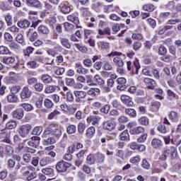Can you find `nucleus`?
I'll use <instances>...</instances> for the list:
<instances>
[{"instance_id": "nucleus-27", "label": "nucleus", "mask_w": 181, "mask_h": 181, "mask_svg": "<svg viewBox=\"0 0 181 181\" xmlns=\"http://www.w3.org/2000/svg\"><path fill=\"white\" fill-rule=\"evenodd\" d=\"M98 163H103L105 160V156L100 152L95 154Z\"/></svg>"}, {"instance_id": "nucleus-31", "label": "nucleus", "mask_w": 181, "mask_h": 181, "mask_svg": "<svg viewBox=\"0 0 181 181\" xmlns=\"http://www.w3.org/2000/svg\"><path fill=\"white\" fill-rule=\"evenodd\" d=\"M55 90H57V86H47L45 89V93L46 94H52V93H54Z\"/></svg>"}, {"instance_id": "nucleus-39", "label": "nucleus", "mask_w": 181, "mask_h": 181, "mask_svg": "<svg viewBox=\"0 0 181 181\" xmlns=\"http://www.w3.org/2000/svg\"><path fill=\"white\" fill-rule=\"evenodd\" d=\"M86 81L88 86H95V83H94V80H93V76L90 75L86 76Z\"/></svg>"}, {"instance_id": "nucleus-62", "label": "nucleus", "mask_w": 181, "mask_h": 181, "mask_svg": "<svg viewBox=\"0 0 181 181\" xmlns=\"http://www.w3.org/2000/svg\"><path fill=\"white\" fill-rule=\"evenodd\" d=\"M84 129H86V124L83 123H79L78 124V132L79 134H83V132H84Z\"/></svg>"}, {"instance_id": "nucleus-15", "label": "nucleus", "mask_w": 181, "mask_h": 181, "mask_svg": "<svg viewBox=\"0 0 181 181\" xmlns=\"http://www.w3.org/2000/svg\"><path fill=\"white\" fill-rule=\"evenodd\" d=\"M42 173L45 175V176H49V177H54V170L52 168H45L41 170Z\"/></svg>"}, {"instance_id": "nucleus-13", "label": "nucleus", "mask_w": 181, "mask_h": 181, "mask_svg": "<svg viewBox=\"0 0 181 181\" xmlns=\"http://www.w3.org/2000/svg\"><path fill=\"white\" fill-rule=\"evenodd\" d=\"M144 132H145V128L141 126L134 127L129 130V133L131 134V135H139V134H144Z\"/></svg>"}, {"instance_id": "nucleus-53", "label": "nucleus", "mask_w": 181, "mask_h": 181, "mask_svg": "<svg viewBox=\"0 0 181 181\" xmlns=\"http://www.w3.org/2000/svg\"><path fill=\"white\" fill-rule=\"evenodd\" d=\"M60 114V112L57 110H54L51 113L49 114L48 115V119H53V118L57 117Z\"/></svg>"}, {"instance_id": "nucleus-2", "label": "nucleus", "mask_w": 181, "mask_h": 181, "mask_svg": "<svg viewBox=\"0 0 181 181\" xmlns=\"http://www.w3.org/2000/svg\"><path fill=\"white\" fill-rule=\"evenodd\" d=\"M49 134H52L53 136H54L55 139H59L60 136H62V127L56 125L54 124H50L45 130V135H49Z\"/></svg>"}, {"instance_id": "nucleus-12", "label": "nucleus", "mask_w": 181, "mask_h": 181, "mask_svg": "<svg viewBox=\"0 0 181 181\" xmlns=\"http://www.w3.org/2000/svg\"><path fill=\"white\" fill-rule=\"evenodd\" d=\"M25 115V111L23 109H17L12 112V115L16 119H22L23 115Z\"/></svg>"}, {"instance_id": "nucleus-24", "label": "nucleus", "mask_w": 181, "mask_h": 181, "mask_svg": "<svg viewBox=\"0 0 181 181\" xmlns=\"http://www.w3.org/2000/svg\"><path fill=\"white\" fill-rule=\"evenodd\" d=\"M74 94L78 100L86 98V97H87V93L83 90H76L74 92Z\"/></svg>"}, {"instance_id": "nucleus-37", "label": "nucleus", "mask_w": 181, "mask_h": 181, "mask_svg": "<svg viewBox=\"0 0 181 181\" xmlns=\"http://www.w3.org/2000/svg\"><path fill=\"white\" fill-rule=\"evenodd\" d=\"M44 105L45 108H53L54 104L50 99L46 98L44 101Z\"/></svg>"}, {"instance_id": "nucleus-6", "label": "nucleus", "mask_w": 181, "mask_h": 181, "mask_svg": "<svg viewBox=\"0 0 181 181\" xmlns=\"http://www.w3.org/2000/svg\"><path fill=\"white\" fill-rule=\"evenodd\" d=\"M27 37L29 39L30 42H35L37 39L39 35L37 32L35 31L33 29L30 28L26 32Z\"/></svg>"}, {"instance_id": "nucleus-19", "label": "nucleus", "mask_w": 181, "mask_h": 181, "mask_svg": "<svg viewBox=\"0 0 181 181\" xmlns=\"http://www.w3.org/2000/svg\"><path fill=\"white\" fill-rule=\"evenodd\" d=\"M17 25L18 28H21V29H27V28H29V26H30V23L29 21L25 19L23 21H19L17 23Z\"/></svg>"}, {"instance_id": "nucleus-23", "label": "nucleus", "mask_w": 181, "mask_h": 181, "mask_svg": "<svg viewBox=\"0 0 181 181\" xmlns=\"http://www.w3.org/2000/svg\"><path fill=\"white\" fill-rule=\"evenodd\" d=\"M60 42L63 47H66V49H71V44H70L69 39L60 37Z\"/></svg>"}, {"instance_id": "nucleus-49", "label": "nucleus", "mask_w": 181, "mask_h": 181, "mask_svg": "<svg viewBox=\"0 0 181 181\" xmlns=\"http://www.w3.org/2000/svg\"><path fill=\"white\" fill-rule=\"evenodd\" d=\"M146 138H148V134L144 133L137 139V142H139V144H142L146 141Z\"/></svg>"}, {"instance_id": "nucleus-29", "label": "nucleus", "mask_w": 181, "mask_h": 181, "mask_svg": "<svg viewBox=\"0 0 181 181\" xmlns=\"http://www.w3.org/2000/svg\"><path fill=\"white\" fill-rule=\"evenodd\" d=\"M164 8L167 9V11H169V12H173V11H175V1H169L164 6Z\"/></svg>"}, {"instance_id": "nucleus-54", "label": "nucleus", "mask_w": 181, "mask_h": 181, "mask_svg": "<svg viewBox=\"0 0 181 181\" xmlns=\"http://www.w3.org/2000/svg\"><path fill=\"white\" fill-rule=\"evenodd\" d=\"M83 64L85 67H91L93 66V61L90 59H85L83 60Z\"/></svg>"}, {"instance_id": "nucleus-4", "label": "nucleus", "mask_w": 181, "mask_h": 181, "mask_svg": "<svg viewBox=\"0 0 181 181\" xmlns=\"http://www.w3.org/2000/svg\"><path fill=\"white\" fill-rule=\"evenodd\" d=\"M70 166H71L70 163L60 161L57 163L56 165V169L58 172H59V173H62L63 172H66V170H67V168H70Z\"/></svg>"}, {"instance_id": "nucleus-40", "label": "nucleus", "mask_w": 181, "mask_h": 181, "mask_svg": "<svg viewBox=\"0 0 181 181\" xmlns=\"http://www.w3.org/2000/svg\"><path fill=\"white\" fill-rule=\"evenodd\" d=\"M8 103H16L18 101V97L14 93L8 95L7 97Z\"/></svg>"}, {"instance_id": "nucleus-61", "label": "nucleus", "mask_w": 181, "mask_h": 181, "mask_svg": "<svg viewBox=\"0 0 181 181\" xmlns=\"http://www.w3.org/2000/svg\"><path fill=\"white\" fill-rule=\"evenodd\" d=\"M151 105L154 111H158V110H159V107H160V102H153L151 103Z\"/></svg>"}, {"instance_id": "nucleus-8", "label": "nucleus", "mask_w": 181, "mask_h": 181, "mask_svg": "<svg viewBox=\"0 0 181 181\" xmlns=\"http://www.w3.org/2000/svg\"><path fill=\"white\" fill-rule=\"evenodd\" d=\"M117 83L118 84L117 86V90L124 91V88H127V79L125 78L121 77L117 78Z\"/></svg>"}, {"instance_id": "nucleus-64", "label": "nucleus", "mask_w": 181, "mask_h": 181, "mask_svg": "<svg viewBox=\"0 0 181 181\" xmlns=\"http://www.w3.org/2000/svg\"><path fill=\"white\" fill-rule=\"evenodd\" d=\"M16 40L18 42V43L22 45V43H23V35L21 33L18 34L16 37Z\"/></svg>"}, {"instance_id": "nucleus-63", "label": "nucleus", "mask_w": 181, "mask_h": 181, "mask_svg": "<svg viewBox=\"0 0 181 181\" xmlns=\"http://www.w3.org/2000/svg\"><path fill=\"white\" fill-rule=\"evenodd\" d=\"M8 30L11 32V33H19V28H17L16 25H12L11 27L8 28Z\"/></svg>"}, {"instance_id": "nucleus-11", "label": "nucleus", "mask_w": 181, "mask_h": 181, "mask_svg": "<svg viewBox=\"0 0 181 181\" xmlns=\"http://www.w3.org/2000/svg\"><path fill=\"white\" fill-rule=\"evenodd\" d=\"M121 100L123 104H124L127 107H132V105H134V103L132 102V98H131V97L128 95H122Z\"/></svg>"}, {"instance_id": "nucleus-30", "label": "nucleus", "mask_w": 181, "mask_h": 181, "mask_svg": "<svg viewBox=\"0 0 181 181\" xmlns=\"http://www.w3.org/2000/svg\"><path fill=\"white\" fill-rule=\"evenodd\" d=\"M95 154H89L86 158V163L88 165H94L95 163Z\"/></svg>"}, {"instance_id": "nucleus-41", "label": "nucleus", "mask_w": 181, "mask_h": 181, "mask_svg": "<svg viewBox=\"0 0 181 181\" xmlns=\"http://www.w3.org/2000/svg\"><path fill=\"white\" fill-rule=\"evenodd\" d=\"M64 29L66 32H71L73 29H74V25L70 23H64Z\"/></svg>"}, {"instance_id": "nucleus-20", "label": "nucleus", "mask_w": 181, "mask_h": 181, "mask_svg": "<svg viewBox=\"0 0 181 181\" xmlns=\"http://www.w3.org/2000/svg\"><path fill=\"white\" fill-rule=\"evenodd\" d=\"M94 134H95V127H90L87 129L86 133V136L88 139H91V138H93V136H94Z\"/></svg>"}, {"instance_id": "nucleus-55", "label": "nucleus", "mask_w": 181, "mask_h": 181, "mask_svg": "<svg viewBox=\"0 0 181 181\" xmlns=\"http://www.w3.org/2000/svg\"><path fill=\"white\" fill-rule=\"evenodd\" d=\"M141 166L142 168H144V169H146L147 170H148V169H150L151 168V164L149 163V162H148L146 159L144 158L142 160Z\"/></svg>"}, {"instance_id": "nucleus-42", "label": "nucleus", "mask_w": 181, "mask_h": 181, "mask_svg": "<svg viewBox=\"0 0 181 181\" xmlns=\"http://www.w3.org/2000/svg\"><path fill=\"white\" fill-rule=\"evenodd\" d=\"M125 112L126 114H127V115H129V117H136V111H135V110L134 109H131V108L126 109Z\"/></svg>"}, {"instance_id": "nucleus-35", "label": "nucleus", "mask_w": 181, "mask_h": 181, "mask_svg": "<svg viewBox=\"0 0 181 181\" xmlns=\"http://www.w3.org/2000/svg\"><path fill=\"white\" fill-rule=\"evenodd\" d=\"M61 7V11L62 12V13H70V12L71 11V8H70V6L66 5V4H63L62 6H60Z\"/></svg>"}, {"instance_id": "nucleus-34", "label": "nucleus", "mask_w": 181, "mask_h": 181, "mask_svg": "<svg viewBox=\"0 0 181 181\" xmlns=\"http://www.w3.org/2000/svg\"><path fill=\"white\" fill-rule=\"evenodd\" d=\"M151 145L156 148H160L162 146V141L158 139H153L151 141Z\"/></svg>"}, {"instance_id": "nucleus-48", "label": "nucleus", "mask_w": 181, "mask_h": 181, "mask_svg": "<svg viewBox=\"0 0 181 181\" xmlns=\"http://www.w3.org/2000/svg\"><path fill=\"white\" fill-rule=\"evenodd\" d=\"M166 53H168V49L165 46L162 45L158 48V54H160V56H165Z\"/></svg>"}, {"instance_id": "nucleus-57", "label": "nucleus", "mask_w": 181, "mask_h": 181, "mask_svg": "<svg viewBox=\"0 0 181 181\" xmlns=\"http://www.w3.org/2000/svg\"><path fill=\"white\" fill-rule=\"evenodd\" d=\"M11 53L8 47L5 46H0V54H9Z\"/></svg>"}, {"instance_id": "nucleus-59", "label": "nucleus", "mask_w": 181, "mask_h": 181, "mask_svg": "<svg viewBox=\"0 0 181 181\" xmlns=\"http://www.w3.org/2000/svg\"><path fill=\"white\" fill-rule=\"evenodd\" d=\"M23 159L24 162H25L26 163H29V162L32 160V156H30V154L29 153H25L23 156Z\"/></svg>"}, {"instance_id": "nucleus-28", "label": "nucleus", "mask_w": 181, "mask_h": 181, "mask_svg": "<svg viewBox=\"0 0 181 181\" xmlns=\"http://www.w3.org/2000/svg\"><path fill=\"white\" fill-rule=\"evenodd\" d=\"M168 117L171 121H173V122H177L179 121V115H177V112L175 111L170 112Z\"/></svg>"}, {"instance_id": "nucleus-9", "label": "nucleus", "mask_w": 181, "mask_h": 181, "mask_svg": "<svg viewBox=\"0 0 181 181\" xmlns=\"http://www.w3.org/2000/svg\"><path fill=\"white\" fill-rule=\"evenodd\" d=\"M30 95H32V90L28 87H24L21 93V98L26 100V98H30Z\"/></svg>"}, {"instance_id": "nucleus-43", "label": "nucleus", "mask_w": 181, "mask_h": 181, "mask_svg": "<svg viewBox=\"0 0 181 181\" xmlns=\"http://www.w3.org/2000/svg\"><path fill=\"white\" fill-rule=\"evenodd\" d=\"M139 122L141 124V125H148L149 124V119L146 117H142L139 119Z\"/></svg>"}, {"instance_id": "nucleus-46", "label": "nucleus", "mask_w": 181, "mask_h": 181, "mask_svg": "<svg viewBox=\"0 0 181 181\" xmlns=\"http://www.w3.org/2000/svg\"><path fill=\"white\" fill-rule=\"evenodd\" d=\"M43 87H44L43 83H37L34 86V88L35 91H37L38 93L43 91Z\"/></svg>"}, {"instance_id": "nucleus-16", "label": "nucleus", "mask_w": 181, "mask_h": 181, "mask_svg": "<svg viewBox=\"0 0 181 181\" xmlns=\"http://www.w3.org/2000/svg\"><path fill=\"white\" fill-rule=\"evenodd\" d=\"M144 82L146 84L147 88H149L150 90H153L155 86H156V82L153 81V79L149 78H145Z\"/></svg>"}, {"instance_id": "nucleus-18", "label": "nucleus", "mask_w": 181, "mask_h": 181, "mask_svg": "<svg viewBox=\"0 0 181 181\" xmlns=\"http://www.w3.org/2000/svg\"><path fill=\"white\" fill-rule=\"evenodd\" d=\"M67 20L69 22H72V23H74V25H76V28H78V25L80 24V21L78 20V17L76 16L75 14H71L67 16Z\"/></svg>"}, {"instance_id": "nucleus-3", "label": "nucleus", "mask_w": 181, "mask_h": 181, "mask_svg": "<svg viewBox=\"0 0 181 181\" xmlns=\"http://www.w3.org/2000/svg\"><path fill=\"white\" fill-rule=\"evenodd\" d=\"M16 125L18 124L16 121H10L6 124V128L1 131V134H6V138H9V136L11 135V131L9 129H13L16 128Z\"/></svg>"}, {"instance_id": "nucleus-45", "label": "nucleus", "mask_w": 181, "mask_h": 181, "mask_svg": "<svg viewBox=\"0 0 181 181\" xmlns=\"http://www.w3.org/2000/svg\"><path fill=\"white\" fill-rule=\"evenodd\" d=\"M113 62L115 63V64L119 66V67H122V66H124V62H122V59L118 57H115L113 59Z\"/></svg>"}, {"instance_id": "nucleus-14", "label": "nucleus", "mask_w": 181, "mask_h": 181, "mask_svg": "<svg viewBox=\"0 0 181 181\" xmlns=\"http://www.w3.org/2000/svg\"><path fill=\"white\" fill-rule=\"evenodd\" d=\"M100 93L101 90L98 88H90L87 91L88 95H90V97H97L100 95Z\"/></svg>"}, {"instance_id": "nucleus-60", "label": "nucleus", "mask_w": 181, "mask_h": 181, "mask_svg": "<svg viewBox=\"0 0 181 181\" xmlns=\"http://www.w3.org/2000/svg\"><path fill=\"white\" fill-rule=\"evenodd\" d=\"M76 73H78V74L85 75V74H87V73H88V69L82 66L81 68L76 69Z\"/></svg>"}, {"instance_id": "nucleus-1", "label": "nucleus", "mask_w": 181, "mask_h": 181, "mask_svg": "<svg viewBox=\"0 0 181 181\" xmlns=\"http://www.w3.org/2000/svg\"><path fill=\"white\" fill-rule=\"evenodd\" d=\"M167 158H169V159H177V148L175 146L165 147L163 155L159 157V159L160 160H166Z\"/></svg>"}, {"instance_id": "nucleus-25", "label": "nucleus", "mask_w": 181, "mask_h": 181, "mask_svg": "<svg viewBox=\"0 0 181 181\" xmlns=\"http://www.w3.org/2000/svg\"><path fill=\"white\" fill-rule=\"evenodd\" d=\"M25 2L28 6H34L35 8L40 6V1L38 0H26Z\"/></svg>"}, {"instance_id": "nucleus-50", "label": "nucleus", "mask_w": 181, "mask_h": 181, "mask_svg": "<svg viewBox=\"0 0 181 181\" xmlns=\"http://www.w3.org/2000/svg\"><path fill=\"white\" fill-rule=\"evenodd\" d=\"M75 81H74V79L71 78H65V83L66 86H68V87H73Z\"/></svg>"}, {"instance_id": "nucleus-33", "label": "nucleus", "mask_w": 181, "mask_h": 181, "mask_svg": "<svg viewBox=\"0 0 181 181\" xmlns=\"http://www.w3.org/2000/svg\"><path fill=\"white\" fill-rule=\"evenodd\" d=\"M121 141H129V134H128V130L126 129L120 134Z\"/></svg>"}, {"instance_id": "nucleus-51", "label": "nucleus", "mask_w": 181, "mask_h": 181, "mask_svg": "<svg viewBox=\"0 0 181 181\" xmlns=\"http://www.w3.org/2000/svg\"><path fill=\"white\" fill-rule=\"evenodd\" d=\"M132 38L134 40H142V39H144V35H142L141 33H133Z\"/></svg>"}, {"instance_id": "nucleus-10", "label": "nucleus", "mask_w": 181, "mask_h": 181, "mask_svg": "<svg viewBox=\"0 0 181 181\" xmlns=\"http://www.w3.org/2000/svg\"><path fill=\"white\" fill-rule=\"evenodd\" d=\"M40 144V137L37 136H34L31 138V141H28L29 146L33 148H37Z\"/></svg>"}, {"instance_id": "nucleus-38", "label": "nucleus", "mask_w": 181, "mask_h": 181, "mask_svg": "<svg viewBox=\"0 0 181 181\" xmlns=\"http://www.w3.org/2000/svg\"><path fill=\"white\" fill-rule=\"evenodd\" d=\"M20 107H22V108H24L25 111H32L33 110V106L29 103H22L20 105Z\"/></svg>"}, {"instance_id": "nucleus-5", "label": "nucleus", "mask_w": 181, "mask_h": 181, "mask_svg": "<svg viewBox=\"0 0 181 181\" xmlns=\"http://www.w3.org/2000/svg\"><path fill=\"white\" fill-rule=\"evenodd\" d=\"M31 129L32 126H30V124L23 125L19 129V134L23 138H25V136H26L29 134V131H30Z\"/></svg>"}, {"instance_id": "nucleus-36", "label": "nucleus", "mask_w": 181, "mask_h": 181, "mask_svg": "<svg viewBox=\"0 0 181 181\" xmlns=\"http://www.w3.org/2000/svg\"><path fill=\"white\" fill-rule=\"evenodd\" d=\"M77 129V127L74 124H71L68 126L66 128V132L67 134H69V135H71V134H74Z\"/></svg>"}, {"instance_id": "nucleus-56", "label": "nucleus", "mask_w": 181, "mask_h": 181, "mask_svg": "<svg viewBox=\"0 0 181 181\" xmlns=\"http://www.w3.org/2000/svg\"><path fill=\"white\" fill-rule=\"evenodd\" d=\"M160 59L162 62H165V63H170L172 62V57L170 55H163Z\"/></svg>"}, {"instance_id": "nucleus-52", "label": "nucleus", "mask_w": 181, "mask_h": 181, "mask_svg": "<svg viewBox=\"0 0 181 181\" xmlns=\"http://www.w3.org/2000/svg\"><path fill=\"white\" fill-rule=\"evenodd\" d=\"M42 131H43V128L42 127H36L33 130V135H40L42 134Z\"/></svg>"}, {"instance_id": "nucleus-26", "label": "nucleus", "mask_w": 181, "mask_h": 181, "mask_svg": "<svg viewBox=\"0 0 181 181\" xmlns=\"http://www.w3.org/2000/svg\"><path fill=\"white\" fill-rule=\"evenodd\" d=\"M49 163H52V159L50 158V157L47 156V157H44L42 158L40 160V165L43 167V166H47V165H49Z\"/></svg>"}, {"instance_id": "nucleus-21", "label": "nucleus", "mask_w": 181, "mask_h": 181, "mask_svg": "<svg viewBox=\"0 0 181 181\" xmlns=\"http://www.w3.org/2000/svg\"><path fill=\"white\" fill-rule=\"evenodd\" d=\"M37 32L38 33H41L42 35H49V33H50L49 28L45 25H40L37 28Z\"/></svg>"}, {"instance_id": "nucleus-17", "label": "nucleus", "mask_w": 181, "mask_h": 181, "mask_svg": "<svg viewBox=\"0 0 181 181\" xmlns=\"http://www.w3.org/2000/svg\"><path fill=\"white\" fill-rule=\"evenodd\" d=\"M41 81L44 84H50L53 81V78L47 74H42L40 77Z\"/></svg>"}, {"instance_id": "nucleus-22", "label": "nucleus", "mask_w": 181, "mask_h": 181, "mask_svg": "<svg viewBox=\"0 0 181 181\" xmlns=\"http://www.w3.org/2000/svg\"><path fill=\"white\" fill-rule=\"evenodd\" d=\"M93 81L94 83H97L98 86H104L105 84V81L98 74L94 76Z\"/></svg>"}, {"instance_id": "nucleus-44", "label": "nucleus", "mask_w": 181, "mask_h": 181, "mask_svg": "<svg viewBox=\"0 0 181 181\" xmlns=\"http://www.w3.org/2000/svg\"><path fill=\"white\" fill-rule=\"evenodd\" d=\"M167 95L168 97V100H170V101H172L173 98H176L177 97L176 95V93H175L173 91H172V90H170V89L167 90Z\"/></svg>"}, {"instance_id": "nucleus-32", "label": "nucleus", "mask_w": 181, "mask_h": 181, "mask_svg": "<svg viewBox=\"0 0 181 181\" xmlns=\"http://www.w3.org/2000/svg\"><path fill=\"white\" fill-rule=\"evenodd\" d=\"M15 62V57H4L3 58V63L5 64H12Z\"/></svg>"}, {"instance_id": "nucleus-58", "label": "nucleus", "mask_w": 181, "mask_h": 181, "mask_svg": "<svg viewBox=\"0 0 181 181\" xmlns=\"http://www.w3.org/2000/svg\"><path fill=\"white\" fill-rule=\"evenodd\" d=\"M99 47H101V49H108L110 47V43L104 41H100L98 42Z\"/></svg>"}, {"instance_id": "nucleus-47", "label": "nucleus", "mask_w": 181, "mask_h": 181, "mask_svg": "<svg viewBox=\"0 0 181 181\" xmlns=\"http://www.w3.org/2000/svg\"><path fill=\"white\" fill-rule=\"evenodd\" d=\"M143 8L144 9V11H147V12H152L153 11H155V6H153V4H147L144 5L143 6Z\"/></svg>"}, {"instance_id": "nucleus-7", "label": "nucleus", "mask_w": 181, "mask_h": 181, "mask_svg": "<svg viewBox=\"0 0 181 181\" xmlns=\"http://www.w3.org/2000/svg\"><path fill=\"white\" fill-rule=\"evenodd\" d=\"M115 127H117V124L112 120H107L103 123V129L106 131H112L115 129Z\"/></svg>"}]
</instances>
